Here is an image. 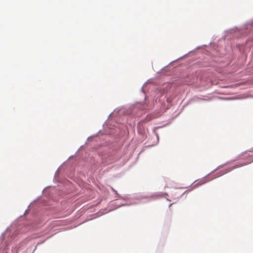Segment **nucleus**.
Instances as JSON below:
<instances>
[{
  "instance_id": "f03ea898",
  "label": "nucleus",
  "mask_w": 253,
  "mask_h": 253,
  "mask_svg": "<svg viewBox=\"0 0 253 253\" xmlns=\"http://www.w3.org/2000/svg\"><path fill=\"white\" fill-rule=\"evenodd\" d=\"M251 32H253V21L248 22L239 28L234 27L224 31V34L222 38L227 40L240 38Z\"/></svg>"
},
{
  "instance_id": "423d86ee",
  "label": "nucleus",
  "mask_w": 253,
  "mask_h": 253,
  "mask_svg": "<svg viewBox=\"0 0 253 253\" xmlns=\"http://www.w3.org/2000/svg\"><path fill=\"white\" fill-rule=\"evenodd\" d=\"M22 246L21 243H15V244L12 246L11 253H17L19 250L21 249Z\"/></svg>"
},
{
  "instance_id": "dca6fc26",
  "label": "nucleus",
  "mask_w": 253,
  "mask_h": 253,
  "mask_svg": "<svg viewBox=\"0 0 253 253\" xmlns=\"http://www.w3.org/2000/svg\"><path fill=\"white\" fill-rule=\"evenodd\" d=\"M36 247L34 249V250H33V252L32 253H34V252H35V251L36 250Z\"/></svg>"
},
{
  "instance_id": "6ab92c4d",
  "label": "nucleus",
  "mask_w": 253,
  "mask_h": 253,
  "mask_svg": "<svg viewBox=\"0 0 253 253\" xmlns=\"http://www.w3.org/2000/svg\"><path fill=\"white\" fill-rule=\"evenodd\" d=\"M172 205V204H170L169 205V207H170L171 205Z\"/></svg>"
},
{
  "instance_id": "f257e3e1",
  "label": "nucleus",
  "mask_w": 253,
  "mask_h": 253,
  "mask_svg": "<svg viewBox=\"0 0 253 253\" xmlns=\"http://www.w3.org/2000/svg\"><path fill=\"white\" fill-rule=\"evenodd\" d=\"M113 191L115 193L116 195L118 197L119 199H123L125 201H127L126 203L121 204L119 205H117L115 204V202L113 201L112 203V205H115L116 206L114 209H109L105 213H107L109 211H111L115 209H116L122 206H130L131 205L139 204L141 200L143 199L147 200V201H150L151 200L157 199V198L161 197H163L164 196H168V194L167 193H163L161 192H155L153 193H151L150 194H145L143 193H138L133 194L132 196L130 195H125L122 196L118 194V192L114 189L113 188H111Z\"/></svg>"
},
{
  "instance_id": "f3484780",
  "label": "nucleus",
  "mask_w": 253,
  "mask_h": 253,
  "mask_svg": "<svg viewBox=\"0 0 253 253\" xmlns=\"http://www.w3.org/2000/svg\"><path fill=\"white\" fill-rule=\"evenodd\" d=\"M166 200H167L168 201H170V200H169V199L168 198H167V199H166Z\"/></svg>"
},
{
  "instance_id": "ddd939ff",
  "label": "nucleus",
  "mask_w": 253,
  "mask_h": 253,
  "mask_svg": "<svg viewBox=\"0 0 253 253\" xmlns=\"http://www.w3.org/2000/svg\"><path fill=\"white\" fill-rule=\"evenodd\" d=\"M59 173V168H58L55 172V177L57 176Z\"/></svg>"
},
{
  "instance_id": "412c9836",
  "label": "nucleus",
  "mask_w": 253,
  "mask_h": 253,
  "mask_svg": "<svg viewBox=\"0 0 253 253\" xmlns=\"http://www.w3.org/2000/svg\"><path fill=\"white\" fill-rule=\"evenodd\" d=\"M101 213H102V214H104V213H105V212H101Z\"/></svg>"
},
{
  "instance_id": "a211bd4d",
  "label": "nucleus",
  "mask_w": 253,
  "mask_h": 253,
  "mask_svg": "<svg viewBox=\"0 0 253 253\" xmlns=\"http://www.w3.org/2000/svg\"><path fill=\"white\" fill-rule=\"evenodd\" d=\"M253 150V149H252V150H249V152H252Z\"/></svg>"
},
{
  "instance_id": "6e6552de",
  "label": "nucleus",
  "mask_w": 253,
  "mask_h": 253,
  "mask_svg": "<svg viewBox=\"0 0 253 253\" xmlns=\"http://www.w3.org/2000/svg\"><path fill=\"white\" fill-rule=\"evenodd\" d=\"M193 100L194 102H200L201 100L208 101V100H209V99L207 98V97H204L203 98H200V97L195 96V97H193Z\"/></svg>"
},
{
  "instance_id": "0eeeda50",
  "label": "nucleus",
  "mask_w": 253,
  "mask_h": 253,
  "mask_svg": "<svg viewBox=\"0 0 253 253\" xmlns=\"http://www.w3.org/2000/svg\"><path fill=\"white\" fill-rule=\"evenodd\" d=\"M158 128H159V127H154L153 129V132L155 134V135L156 136V141L154 142V143L153 144H151V145H149L148 146H146V147H150V146H155V145H157L159 141V135H158V133L156 131V129H157Z\"/></svg>"
},
{
  "instance_id": "9d476101",
  "label": "nucleus",
  "mask_w": 253,
  "mask_h": 253,
  "mask_svg": "<svg viewBox=\"0 0 253 253\" xmlns=\"http://www.w3.org/2000/svg\"><path fill=\"white\" fill-rule=\"evenodd\" d=\"M206 182H207V181L205 179H201L198 181H196L194 182L195 183V184L193 186L201 185L205 183Z\"/></svg>"
},
{
  "instance_id": "20e7f679",
  "label": "nucleus",
  "mask_w": 253,
  "mask_h": 253,
  "mask_svg": "<svg viewBox=\"0 0 253 253\" xmlns=\"http://www.w3.org/2000/svg\"><path fill=\"white\" fill-rule=\"evenodd\" d=\"M149 120H150V119H148L147 117H146L145 119L141 120L137 123V131L139 134H140L143 136H145L146 130L145 128V126L143 125V124L147 122Z\"/></svg>"
},
{
  "instance_id": "1a4fd4ad",
  "label": "nucleus",
  "mask_w": 253,
  "mask_h": 253,
  "mask_svg": "<svg viewBox=\"0 0 253 253\" xmlns=\"http://www.w3.org/2000/svg\"><path fill=\"white\" fill-rule=\"evenodd\" d=\"M184 193V192H180L178 190H176L174 193H173V196L174 197V198H180L183 194Z\"/></svg>"
},
{
  "instance_id": "9b49d317",
  "label": "nucleus",
  "mask_w": 253,
  "mask_h": 253,
  "mask_svg": "<svg viewBox=\"0 0 253 253\" xmlns=\"http://www.w3.org/2000/svg\"><path fill=\"white\" fill-rule=\"evenodd\" d=\"M192 52V51H189L188 53H187V54H186L184 55L183 56H181V57H180L178 58L177 59H176V60H174V61H172L171 63L174 62H175V61H177V60L182 59L184 57L186 56L188 53H191V52Z\"/></svg>"
},
{
  "instance_id": "4468645a",
  "label": "nucleus",
  "mask_w": 253,
  "mask_h": 253,
  "mask_svg": "<svg viewBox=\"0 0 253 253\" xmlns=\"http://www.w3.org/2000/svg\"><path fill=\"white\" fill-rule=\"evenodd\" d=\"M169 89H170V87H169V84H167L166 85V91H168V90H169Z\"/></svg>"
},
{
  "instance_id": "39448f33",
  "label": "nucleus",
  "mask_w": 253,
  "mask_h": 253,
  "mask_svg": "<svg viewBox=\"0 0 253 253\" xmlns=\"http://www.w3.org/2000/svg\"><path fill=\"white\" fill-rule=\"evenodd\" d=\"M4 238V233H2L0 237V241ZM9 242L7 240L2 245H0V253H8V245Z\"/></svg>"
},
{
  "instance_id": "aec40b11",
  "label": "nucleus",
  "mask_w": 253,
  "mask_h": 253,
  "mask_svg": "<svg viewBox=\"0 0 253 253\" xmlns=\"http://www.w3.org/2000/svg\"><path fill=\"white\" fill-rule=\"evenodd\" d=\"M141 90H142V91H143V87L141 88Z\"/></svg>"
},
{
  "instance_id": "2eb2a0df",
  "label": "nucleus",
  "mask_w": 253,
  "mask_h": 253,
  "mask_svg": "<svg viewBox=\"0 0 253 253\" xmlns=\"http://www.w3.org/2000/svg\"><path fill=\"white\" fill-rule=\"evenodd\" d=\"M112 113H113L112 112L111 114H110V115H109L108 118H109V117H110V116L112 115Z\"/></svg>"
},
{
  "instance_id": "7ed1b4c3",
  "label": "nucleus",
  "mask_w": 253,
  "mask_h": 253,
  "mask_svg": "<svg viewBox=\"0 0 253 253\" xmlns=\"http://www.w3.org/2000/svg\"><path fill=\"white\" fill-rule=\"evenodd\" d=\"M249 161L246 162L245 163H239V164H238L237 165H236L233 166L232 167L226 169H223V170H220L218 173L215 174V176L214 177H212V178H211V179H213L215 178H217L218 177H219V176H221V175H223V174H225V173L230 171L232 169H236V168H240V167L244 166L247 165L251 163L252 162H253V157L250 156L249 157Z\"/></svg>"
},
{
  "instance_id": "f8f14e48",
  "label": "nucleus",
  "mask_w": 253,
  "mask_h": 253,
  "mask_svg": "<svg viewBox=\"0 0 253 253\" xmlns=\"http://www.w3.org/2000/svg\"><path fill=\"white\" fill-rule=\"evenodd\" d=\"M205 46H207L206 44H203L202 46H197V47L195 48L194 50H196L197 49H199L201 48L202 47H205Z\"/></svg>"
}]
</instances>
